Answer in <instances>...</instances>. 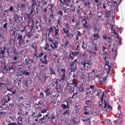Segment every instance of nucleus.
Listing matches in <instances>:
<instances>
[{
  "label": "nucleus",
  "instance_id": "f257e3e1",
  "mask_svg": "<svg viewBox=\"0 0 125 125\" xmlns=\"http://www.w3.org/2000/svg\"><path fill=\"white\" fill-rule=\"evenodd\" d=\"M105 26L107 29H110V28H111V32L113 34H115V35H116L117 38L118 40V43H117V45H121L122 44V39L119 37V34H118L117 31H118V32H120V34H122L123 28L120 27L119 28H116L115 29V26H113L112 24L109 23V22H107V24H106Z\"/></svg>",
  "mask_w": 125,
  "mask_h": 125
},
{
  "label": "nucleus",
  "instance_id": "f03ea898",
  "mask_svg": "<svg viewBox=\"0 0 125 125\" xmlns=\"http://www.w3.org/2000/svg\"><path fill=\"white\" fill-rule=\"evenodd\" d=\"M75 87H78V83L76 82L74 78L73 79L72 83H66V89L67 90H68V92L70 94L74 93Z\"/></svg>",
  "mask_w": 125,
  "mask_h": 125
},
{
  "label": "nucleus",
  "instance_id": "7ed1b4c3",
  "mask_svg": "<svg viewBox=\"0 0 125 125\" xmlns=\"http://www.w3.org/2000/svg\"><path fill=\"white\" fill-rule=\"evenodd\" d=\"M108 45V48L111 49L113 52L112 54L114 55V58H116L117 55H118V52H117V45H115V43L113 42H109Z\"/></svg>",
  "mask_w": 125,
  "mask_h": 125
},
{
  "label": "nucleus",
  "instance_id": "20e7f679",
  "mask_svg": "<svg viewBox=\"0 0 125 125\" xmlns=\"http://www.w3.org/2000/svg\"><path fill=\"white\" fill-rule=\"evenodd\" d=\"M86 65H87L86 68L88 69L89 68V66H91L92 65V61L88 60L82 62L81 63V70H85Z\"/></svg>",
  "mask_w": 125,
  "mask_h": 125
},
{
  "label": "nucleus",
  "instance_id": "39448f33",
  "mask_svg": "<svg viewBox=\"0 0 125 125\" xmlns=\"http://www.w3.org/2000/svg\"><path fill=\"white\" fill-rule=\"evenodd\" d=\"M77 64H78V60L77 59L70 63L69 69L71 70V72L75 73L77 71Z\"/></svg>",
  "mask_w": 125,
  "mask_h": 125
},
{
  "label": "nucleus",
  "instance_id": "423d86ee",
  "mask_svg": "<svg viewBox=\"0 0 125 125\" xmlns=\"http://www.w3.org/2000/svg\"><path fill=\"white\" fill-rule=\"evenodd\" d=\"M61 70L62 73V75L61 79L58 80V81L60 83H63L66 80V74H67V72L66 71V69L63 68H62Z\"/></svg>",
  "mask_w": 125,
  "mask_h": 125
},
{
  "label": "nucleus",
  "instance_id": "0eeeda50",
  "mask_svg": "<svg viewBox=\"0 0 125 125\" xmlns=\"http://www.w3.org/2000/svg\"><path fill=\"white\" fill-rule=\"evenodd\" d=\"M25 35L23 36H23H22V34L21 33H19L18 35L17 39V40L19 41V45H21V44H25Z\"/></svg>",
  "mask_w": 125,
  "mask_h": 125
},
{
  "label": "nucleus",
  "instance_id": "6e6552de",
  "mask_svg": "<svg viewBox=\"0 0 125 125\" xmlns=\"http://www.w3.org/2000/svg\"><path fill=\"white\" fill-rule=\"evenodd\" d=\"M104 58L105 62L104 68H105L106 67H108V70L107 71V75H109L110 74V69L112 68V63L109 62L108 57L107 56L104 57Z\"/></svg>",
  "mask_w": 125,
  "mask_h": 125
},
{
  "label": "nucleus",
  "instance_id": "1a4fd4ad",
  "mask_svg": "<svg viewBox=\"0 0 125 125\" xmlns=\"http://www.w3.org/2000/svg\"><path fill=\"white\" fill-rule=\"evenodd\" d=\"M93 30L96 33V32L98 33L99 32H100V30H101V24L96 23L93 26Z\"/></svg>",
  "mask_w": 125,
  "mask_h": 125
},
{
  "label": "nucleus",
  "instance_id": "9d476101",
  "mask_svg": "<svg viewBox=\"0 0 125 125\" xmlns=\"http://www.w3.org/2000/svg\"><path fill=\"white\" fill-rule=\"evenodd\" d=\"M33 12H34V11L33 9H31L30 12L29 14L27 13H25V15L26 16H27L29 20H31V21H33V17H34V14H33Z\"/></svg>",
  "mask_w": 125,
  "mask_h": 125
},
{
  "label": "nucleus",
  "instance_id": "9b49d317",
  "mask_svg": "<svg viewBox=\"0 0 125 125\" xmlns=\"http://www.w3.org/2000/svg\"><path fill=\"white\" fill-rule=\"evenodd\" d=\"M87 20L88 19L85 18L82 20V24L83 25V27L85 28V29H89L88 25H87Z\"/></svg>",
  "mask_w": 125,
  "mask_h": 125
},
{
  "label": "nucleus",
  "instance_id": "f8f14e48",
  "mask_svg": "<svg viewBox=\"0 0 125 125\" xmlns=\"http://www.w3.org/2000/svg\"><path fill=\"white\" fill-rule=\"evenodd\" d=\"M50 46L52 49L55 50L58 47V42L56 41H54L53 42V43L50 45Z\"/></svg>",
  "mask_w": 125,
  "mask_h": 125
},
{
  "label": "nucleus",
  "instance_id": "ddd939ff",
  "mask_svg": "<svg viewBox=\"0 0 125 125\" xmlns=\"http://www.w3.org/2000/svg\"><path fill=\"white\" fill-rule=\"evenodd\" d=\"M41 61L42 64L44 65H47V60H46V55H45L42 59H41Z\"/></svg>",
  "mask_w": 125,
  "mask_h": 125
},
{
  "label": "nucleus",
  "instance_id": "4468645a",
  "mask_svg": "<svg viewBox=\"0 0 125 125\" xmlns=\"http://www.w3.org/2000/svg\"><path fill=\"white\" fill-rule=\"evenodd\" d=\"M107 12L108 13H110L111 14H112V15H115L116 10H115V8H114V7H111L109 8V10L107 9Z\"/></svg>",
  "mask_w": 125,
  "mask_h": 125
},
{
  "label": "nucleus",
  "instance_id": "2eb2a0df",
  "mask_svg": "<svg viewBox=\"0 0 125 125\" xmlns=\"http://www.w3.org/2000/svg\"><path fill=\"white\" fill-rule=\"evenodd\" d=\"M63 31L65 34V36H66V37H70V32L69 31V28H63Z\"/></svg>",
  "mask_w": 125,
  "mask_h": 125
},
{
  "label": "nucleus",
  "instance_id": "dca6fc26",
  "mask_svg": "<svg viewBox=\"0 0 125 125\" xmlns=\"http://www.w3.org/2000/svg\"><path fill=\"white\" fill-rule=\"evenodd\" d=\"M51 88H47L45 89L44 92L46 93V96H49V95H51L52 92L51 90H50Z\"/></svg>",
  "mask_w": 125,
  "mask_h": 125
},
{
  "label": "nucleus",
  "instance_id": "f3484780",
  "mask_svg": "<svg viewBox=\"0 0 125 125\" xmlns=\"http://www.w3.org/2000/svg\"><path fill=\"white\" fill-rule=\"evenodd\" d=\"M49 71L50 75H54L55 76H56V69L51 68H50Z\"/></svg>",
  "mask_w": 125,
  "mask_h": 125
},
{
  "label": "nucleus",
  "instance_id": "a211bd4d",
  "mask_svg": "<svg viewBox=\"0 0 125 125\" xmlns=\"http://www.w3.org/2000/svg\"><path fill=\"white\" fill-rule=\"evenodd\" d=\"M17 121H18V125H21L23 124V118L21 117H19L17 119Z\"/></svg>",
  "mask_w": 125,
  "mask_h": 125
},
{
  "label": "nucleus",
  "instance_id": "6ab92c4d",
  "mask_svg": "<svg viewBox=\"0 0 125 125\" xmlns=\"http://www.w3.org/2000/svg\"><path fill=\"white\" fill-rule=\"evenodd\" d=\"M59 83H59V82H58V80H57L56 82L54 83H51L52 86H54V87H55L56 89V87H57V86H58V84H59Z\"/></svg>",
  "mask_w": 125,
  "mask_h": 125
},
{
  "label": "nucleus",
  "instance_id": "aec40b11",
  "mask_svg": "<svg viewBox=\"0 0 125 125\" xmlns=\"http://www.w3.org/2000/svg\"><path fill=\"white\" fill-rule=\"evenodd\" d=\"M9 73H10V74H12V73H14V71H15V67H14L13 66L9 67Z\"/></svg>",
  "mask_w": 125,
  "mask_h": 125
},
{
  "label": "nucleus",
  "instance_id": "412c9836",
  "mask_svg": "<svg viewBox=\"0 0 125 125\" xmlns=\"http://www.w3.org/2000/svg\"><path fill=\"white\" fill-rule=\"evenodd\" d=\"M80 109H81L80 105H75L74 110L76 113H79L80 112Z\"/></svg>",
  "mask_w": 125,
  "mask_h": 125
},
{
  "label": "nucleus",
  "instance_id": "4be33fe9",
  "mask_svg": "<svg viewBox=\"0 0 125 125\" xmlns=\"http://www.w3.org/2000/svg\"><path fill=\"white\" fill-rule=\"evenodd\" d=\"M93 48L94 49V50H95V51H98L99 49V46L98 45V44H96V43H94L93 44Z\"/></svg>",
  "mask_w": 125,
  "mask_h": 125
},
{
  "label": "nucleus",
  "instance_id": "5701e85b",
  "mask_svg": "<svg viewBox=\"0 0 125 125\" xmlns=\"http://www.w3.org/2000/svg\"><path fill=\"white\" fill-rule=\"evenodd\" d=\"M59 1L60 2V5L61 7H63L64 5H66V6H67V4L65 3L64 0H63V1H62V0H59Z\"/></svg>",
  "mask_w": 125,
  "mask_h": 125
},
{
  "label": "nucleus",
  "instance_id": "b1692460",
  "mask_svg": "<svg viewBox=\"0 0 125 125\" xmlns=\"http://www.w3.org/2000/svg\"><path fill=\"white\" fill-rule=\"evenodd\" d=\"M74 96H75L76 98H78L79 97V92H76V93H73V95L71 98H70V99H73L74 98Z\"/></svg>",
  "mask_w": 125,
  "mask_h": 125
},
{
  "label": "nucleus",
  "instance_id": "393cba45",
  "mask_svg": "<svg viewBox=\"0 0 125 125\" xmlns=\"http://www.w3.org/2000/svg\"><path fill=\"white\" fill-rule=\"evenodd\" d=\"M93 41H96L98 38H99V35L98 33H95L93 35Z\"/></svg>",
  "mask_w": 125,
  "mask_h": 125
},
{
  "label": "nucleus",
  "instance_id": "a878e982",
  "mask_svg": "<svg viewBox=\"0 0 125 125\" xmlns=\"http://www.w3.org/2000/svg\"><path fill=\"white\" fill-rule=\"evenodd\" d=\"M104 108H106L107 106L108 109H109V110H112V106H111L110 105L107 104V103H106V101H105V100L104 101Z\"/></svg>",
  "mask_w": 125,
  "mask_h": 125
},
{
  "label": "nucleus",
  "instance_id": "bb28decb",
  "mask_svg": "<svg viewBox=\"0 0 125 125\" xmlns=\"http://www.w3.org/2000/svg\"><path fill=\"white\" fill-rule=\"evenodd\" d=\"M103 38L104 39V40H105V41H106V42H111V39H110V38L106 36H104L103 37Z\"/></svg>",
  "mask_w": 125,
  "mask_h": 125
},
{
  "label": "nucleus",
  "instance_id": "cd10ccee",
  "mask_svg": "<svg viewBox=\"0 0 125 125\" xmlns=\"http://www.w3.org/2000/svg\"><path fill=\"white\" fill-rule=\"evenodd\" d=\"M85 105L86 106H88L89 107L90 105H91V100H88L85 101Z\"/></svg>",
  "mask_w": 125,
  "mask_h": 125
},
{
  "label": "nucleus",
  "instance_id": "c85d7f7f",
  "mask_svg": "<svg viewBox=\"0 0 125 125\" xmlns=\"http://www.w3.org/2000/svg\"><path fill=\"white\" fill-rule=\"evenodd\" d=\"M70 12H73V13L76 12V11H75V9H76V8L74 6V5H71L70 6Z\"/></svg>",
  "mask_w": 125,
  "mask_h": 125
},
{
  "label": "nucleus",
  "instance_id": "c756f323",
  "mask_svg": "<svg viewBox=\"0 0 125 125\" xmlns=\"http://www.w3.org/2000/svg\"><path fill=\"white\" fill-rule=\"evenodd\" d=\"M10 97H7V100L5 99V98H3L2 99V101H4V103H7V102H8L9 101H10Z\"/></svg>",
  "mask_w": 125,
  "mask_h": 125
},
{
  "label": "nucleus",
  "instance_id": "7c9ffc66",
  "mask_svg": "<svg viewBox=\"0 0 125 125\" xmlns=\"http://www.w3.org/2000/svg\"><path fill=\"white\" fill-rule=\"evenodd\" d=\"M5 86H6V83H0V88L1 89H3Z\"/></svg>",
  "mask_w": 125,
  "mask_h": 125
},
{
  "label": "nucleus",
  "instance_id": "2f4dec72",
  "mask_svg": "<svg viewBox=\"0 0 125 125\" xmlns=\"http://www.w3.org/2000/svg\"><path fill=\"white\" fill-rule=\"evenodd\" d=\"M67 105L65 104H62L61 106L62 107V109H66L67 108H69V103L67 102Z\"/></svg>",
  "mask_w": 125,
  "mask_h": 125
},
{
  "label": "nucleus",
  "instance_id": "473e14b6",
  "mask_svg": "<svg viewBox=\"0 0 125 125\" xmlns=\"http://www.w3.org/2000/svg\"><path fill=\"white\" fill-rule=\"evenodd\" d=\"M79 90L81 92H83V91L84 90V87H83V85H81L79 88Z\"/></svg>",
  "mask_w": 125,
  "mask_h": 125
},
{
  "label": "nucleus",
  "instance_id": "72a5a7b5",
  "mask_svg": "<svg viewBox=\"0 0 125 125\" xmlns=\"http://www.w3.org/2000/svg\"><path fill=\"white\" fill-rule=\"evenodd\" d=\"M72 55H73V56H72ZM69 56H70V58L71 59V60L72 61H73V60H74V56H75V53H69Z\"/></svg>",
  "mask_w": 125,
  "mask_h": 125
},
{
  "label": "nucleus",
  "instance_id": "f704fd0d",
  "mask_svg": "<svg viewBox=\"0 0 125 125\" xmlns=\"http://www.w3.org/2000/svg\"><path fill=\"white\" fill-rule=\"evenodd\" d=\"M25 65L26 66H28L29 64H30V59L29 58H25Z\"/></svg>",
  "mask_w": 125,
  "mask_h": 125
},
{
  "label": "nucleus",
  "instance_id": "c9c22d12",
  "mask_svg": "<svg viewBox=\"0 0 125 125\" xmlns=\"http://www.w3.org/2000/svg\"><path fill=\"white\" fill-rule=\"evenodd\" d=\"M71 0H64V3L67 4V6H70Z\"/></svg>",
  "mask_w": 125,
  "mask_h": 125
},
{
  "label": "nucleus",
  "instance_id": "e433bc0d",
  "mask_svg": "<svg viewBox=\"0 0 125 125\" xmlns=\"http://www.w3.org/2000/svg\"><path fill=\"white\" fill-rule=\"evenodd\" d=\"M56 89L57 91H58V92H59L60 93H61V92H62V90L63 89V87H60L59 88L56 87Z\"/></svg>",
  "mask_w": 125,
  "mask_h": 125
},
{
  "label": "nucleus",
  "instance_id": "4c0bfd02",
  "mask_svg": "<svg viewBox=\"0 0 125 125\" xmlns=\"http://www.w3.org/2000/svg\"><path fill=\"white\" fill-rule=\"evenodd\" d=\"M44 49L45 50H48L49 51V45L48 44V43H46L45 45V46L44 47Z\"/></svg>",
  "mask_w": 125,
  "mask_h": 125
},
{
  "label": "nucleus",
  "instance_id": "58836bf2",
  "mask_svg": "<svg viewBox=\"0 0 125 125\" xmlns=\"http://www.w3.org/2000/svg\"><path fill=\"white\" fill-rule=\"evenodd\" d=\"M23 75H25V76H29L30 75V72L27 71V70H24L22 72Z\"/></svg>",
  "mask_w": 125,
  "mask_h": 125
},
{
  "label": "nucleus",
  "instance_id": "ea45409f",
  "mask_svg": "<svg viewBox=\"0 0 125 125\" xmlns=\"http://www.w3.org/2000/svg\"><path fill=\"white\" fill-rule=\"evenodd\" d=\"M63 44L64 45V47H67V45L69 44V40H68V39H66Z\"/></svg>",
  "mask_w": 125,
  "mask_h": 125
},
{
  "label": "nucleus",
  "instance_id": "a19ab883",
  "mask_svg": "<svg viewBox=\"0 0 125 125\" xmlns=\"http://www.w3.org/2000/svg\"><path fill=\"white\" fill-rule=\"evenodd\" d=\"M39 98L40 99H42V98H43V97H44V94H43V93L42 92H41L39 94Z\"/></svg>",
  "mask_w": 125,
  "mask_h": 125
},
{
  "label": "nucleus",
  "instance_id": "79ce46f5",
  "mask_svg": "<svg viewBox=\"0 0 125 125\" xmlns=\"http://www.w3.org/2000/svg\"><path fill=\"white\" fill-rule=\"evenodd\" d=\"M64 13H69V12H71V9L68 8L67 9H65L63 11Z\"/></svg>",
  "mask_w": 125,
  "mask_h": 125
},
{
  "label": "nucleus",
  "instance_id": "37998d69",
  "mask_svg": "<svg viewBox=\"0 0 125 125\" xmlns=\"http://www.w3.org/2000/svg\"><path fill=\"white\" fill-rule=\"evenodd\" d=\"M13 106H14V104L10 103H9V104L7 105L9 110L12 109V107H13Z\"/></svg>",
  "mask_w": 125,
  "mask_h": 125
},
{
  "label": "nucleus",
  "instance_id": "c03bdc74",
  "mask_svg": "<svg viewBox=\"0 0 125 125\" xmlns=\"http://www.w3.org/2000/svg\"><path fill=\"white\" fill-rule=\"evenodd\" d=\"M66 115H70V111L69 110H66L65 111L63 112V116H66Z\"/></svg>",
  "mask_w": 125,
  "mask_h": 125
},
{
  "label": "nucleus",
  "instance_id": "a18cd8bd",
  "mask_svg": "<svg viewBox=\"0 0 125 125\" xmlns=\"http://www.w3.org/2000/svg\"><path fill=\"white\" fill-rule=\"evenodd\" d=\"M95 85H91L90 86V88L89 89V90H91V91H93L95 89Z\"/></svg>",
  "mask_w": 125,
  "mask_h": 125
},
{
  "label": "nucleus",
  "instance_id": "49530a36",
  "mask_svg": "<svg viewBox=\"0 0 125 125\" xmlns=\"http://www.w3.org/2000/svg\"><path fill=\"white\" fill-rule=\"evenodd\" d=\"M102 93V90L100 89L98 90V92H97V95L98 96H100V95Z\"/></svg>",
  "mask_w": 125,
  "mask_h": 125
},
{
  "label": "nucleus",
  "instance_id": "de8ad7c7",
  "mask_svg": "<svg viewBox=\"0 0 125 125\" xmlns=\"http://www.w3.org/2000/svg\"><path fill=\"white\" fill-rule=\"evenodd\" d=\"M18 58H19V56H18V55H15L13 57V60H14V61H16Z\"/></svg>",
  "mask_w": 125,
  "mask_h": 125
},
{
  "label": "nucleus",
  "instance_id": "09e8293b",
  "mask_svg": "<svg viewBox=\"0 0 125 125\" xmlns=\"http://www.w3.org/2000/svg\"><path fill=\"white\" fill-rule=\"evenodd\" d=\"M58 33H59V28H58V29L55 30V37H56V36H58Z\"/></svg>",
  "mask_w": 125,
  "mask_h": 125
},
{
  "label": "nucleus",
  "instance_id": "8fccbe9b",
  "mask_svg": "<svg viewBox=\"0 0 125 125\" xmlns=\"http://www.w3.org/2000/svg\"><path fill=\"white\" fill-rule=\"evenodd\" d=\"M46 112H47V110L45 108H43L41 110V113H42V114H44V113H46Z\"/></svg>",
  "mask_w": 125,
  "mask_h": 125
},
{
  "label": "nucleus",
  "instance_id": "3c124183",
  "mask_svg": "<svg viewBox=\"0 0 125 125\" xmlns=\"http://www.w3.org/2000/svg\"><path fill=\"white\" fill-rule=\"evenodd\" d=\"M5 49V47H3V50H0V54H2L3 55L4 54V50Z\"/></svg>",
  "mask_w": 125,
  "mask_h": 125
},
{
  "label": "nucleus",
  "instance_id": "603ef678",
  "mask_svg": "<svg viewBox=\"0 0 125 125\" xmlns=\"http://www.w3.org/2000/svg\"><path fill=\"white\" fill-rule=\"evenodd\" d=\"M88 108H89V106L85 105L83 108V111H87L88 110Z\"/></svg>",
  "mask_w": 125,
  "mask_h": 125
},
{
  "label": "nucleus",
  "instance_id": "864d4df0",
  "mask_svg": "<svg viewBox=\"0 0 125 125\" xmlns=\"http://www.w3.org/2000/svg\"><path fill=\"white\" fill-rule=\"evenodd\" d=\"M19 18H20V16H18V15H14V19H18V20H19Z\"/></svg>",
  "mask_w": 125,
  "mask_h": 125
},
{
  "label": "nucleus",
  "instance_id": "5fc2aeb1",
  "mask_svg": "<svg viewBox=\"0 0 125 125\" xmlns=\"http://www.w3.org/2000/svg\"><path fill=\"white\" fill-rule=\"evenodd\" d=\"M103 7L104 9H106V10H107V5L105 4V3H103Z\"/></svg>",
  "mask_w": 125,
  "mask_h": 125
},
{
  "label": "nucleus",
  "instance_id": "6e6d98bb",
  "mask_svg": "<svg viewBox=\"0 0 125 125\" xmlns=\"http://www.w3.org/2000/svg\"><path fill=\"white\" fill-rule=\"evenodd\" d=\"M58 25H61V18L58 19Z\"/></svg>",
  "mask_w": 125,
  "mask_h": 125
},
{
  "label": "nucleus",
  "instance_id": "4d7b16f0",
  "mask_svg": "<svg viewBox=\"0 0 125 125\" xmlns=\"http://www.w3.org/2000/svg\"><path fill=\"white\" fill-rule=\"evenodd\" d=\"M42 114L39 113H38V114L37 116H36V115H35V118H41V117H42Z\"/></svg>",
  "mask_w": 125,
  "mask_h": 125
},
{
  "label": "nucleus",
  "instance_id": "13d9d810",
  "mask_svg": "<svg viewBox=\"0 0 125 125\" xmlns=\"http://www.w3.org/2000/svg\"><path fill=\"white\" fill-rule=\"evenodd\" d=\"M79 24H80V22L79 21H75V26L77 27V28L79 27Z\"/></svg>",
  "mask_w": 125,
  "mask_h": 125
},
{
  "label": "nucleus",
  "instance_id": "bf43d9fd",
  "mask_svg": "<svg viewBox=\"0 0 125 125\" xmlns=\"http://www.w3.org/2000/svg\"><path fill=\"white\" fill-rule=\"evenodd\" d=\"M87 121H90V118H88L86 119L83 120V123H85V122H87Z\"/></svg>",
  "mask_w": 125,
  "mask_h": 125
},
{
  "label": "nucleus",
  "instance_id": "052dcab7",
  "mask_svg": "<svg viewBox=\"0 0 125 125\" xmlns=\"http://www.w3.org/2000/svg\"><path fill=\"white\" fill-rule=\"evenodd\" d=\"M3 28L4 29H6V30H7V23H6L5 24H3Z\"/></svg>",
  "mask_w": 125,
  "mask_h": 125
},
{
  "label": "nucleus",
  "instance_id": "680f3d73",
  "mask_svg": "<svg viewBox=\"0 0 125 125\" xmlns=\"http://www.w3.org/2000/svg\"><path fill=\"white\" fill-rule=\"evenodd\" d=\"M83 114H84V115H85L86 116H89V112H88L87 111H84Z\"/></svg>",
  "mask_w": 125,
  "mask_h": 125
},
{
  "label": "nucleus",
  "instance_id": "e2e57ef3",
  "mask_svg": "<svg viewBox=\"0 0 125 125\" xmlns=\"http://www.w3.org/2000/svg\"><path fill=\"white\" fill-rule=\"evenodd\" d=\"M104 98V92H103V94L101 96V100L102 102H103V99Z\"/></svg>",
  "mask_w": 125,
  "mask_h": 125
},
{
  "label": "nucleus",
  "instance_id": "0e129e2a",
  "mask_svg": "<svg viewBox=\"0 0 125 125\" xmlns=\"http://www.w3.org/2000/svg\"><path fill=\"white\" fill-rule=\"evenodd\" d=\"M9 11H13V6H10V8H9Z\"/></svg>",
  "mask_w": 125,
  "mask_h": 125
},
{
  "label": "nucleus",
  "instance_id": "69168bd1",
  "mask_svg": "<svg viewBox=\"0 0 125 125\" xmlns=\"http://www.w3.org/2000/svg\"><path fill=\"white\" fill-rule=\"evenodd\" d=\"M21 33H23V32H26V26L23 27V29L21 30Z\"/></svg>",
  "mask_w": 125,
  "mask_h": 125
},
{
  "label": "nucleus",
  "instance_id": "338daca9",
  "mask_svg": "<svg viewBox=\"0 0 125 125\" xmlns=\"http://www.w3.org/2000/svg\"><path fill=\"white\" fill-rule=\"evenodd\" d=\"M52 31H53V28H52V26H51L48 30V32H49V33H51V32H52Z\"/></svg>",
  "mask_w": 125,
  "mask_h": 125
},
{
  "label": "nucleus",
  "instance_id": "774afa93",
  "mask_svg": "<svg viewBox=\"0 0 125 125\" xmlns=\"http://www.w3.org/2000/svg\"><path fill=\"white\" fill-rule=\"evenodd\" d=\"M7 125H17V124L14 123H9V124H8Z\"/></svg>",
  "mask_w": 125,
  "mask_h": 125
}]
</instances>
